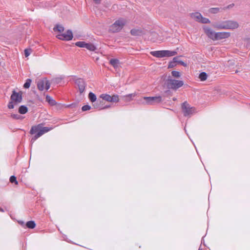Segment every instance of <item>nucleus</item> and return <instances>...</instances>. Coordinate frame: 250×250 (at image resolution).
Returning <instances> with one entry per match:
<instances>
[{
	"mask_svg": "<svg viewBox=\"0 0 250 250\" xmlns=\"http://www.w3.org/2000/svg\"><path fill=\"white\" fill-rule=\"evenodd\" d=\"M239 23L234 21L227 20L213 25V27L218 30H235L239 27Z\"/></svg>",
	"mask_w": 250,
	"mask_h": 250,
	"instance_id": "1",
	"label": "nucleus"
},
{
	"mask_svg": "<svg viewBox=\"0 0 250 250\" xmlns=\"http://www.w3.org/2000/svg\"><path fill=\"white\" fill-rule=\"evenodd\" d=\"M52 129V127H42L41 124L32 126L30 129V133L31 134H35V135L32 139L31 141L34 142L36 140L40 137L43 134L48 132Z\"/></svg>",
	"mask_w": 250,
	"mask_h": 250,
	"instance_id": "2",
	"label": "nucleus"
},
{
	"mask_svg": "<svg viewBox=\"0 0 250 250\" xmlns=\"http://www.w3.org/2000/svg\"><path fill=\"white\" fill-rule=\"evenodd\" d=\"M127 23V20L120 18L115 21L109 28V31L111 33H117L121 31Z\"/></svg>",
	"mask_w": 250,
	"mask_h": 250,
	"instance_id": "3",
	"label": "nucleus"
},
{
	"mask_svg": "<svg viewBox=\"0 0 250 250\" xmlns=\"http://www.w3.org/2000/svg\"><path fill=\"white\" fill-rule=\"evenodd\" d=\"M184 85L182 81L177 80L171 78H168L167 81V88L173 90H177Z\"/></svg>",
	"mask_w": 250,
	"mask_h": 250,
	"instance_id": "4",
	"label": "nucleus"
},
{
	"mask_svg": "<svg viewBox=\"0 0 250 250\" xmlns=\"http://www.w3.org/2000/svg\"><path fill=\"white\" fill-rule=\"evenodd\" d=\"M190 16L193 20L199 22L203 23H209L210 22L208 19L203 17L199 12L190 13Z\"/></svg>",
	"mask_w": 250,
	"mask_h": 250,
	"instance_id": "5",
	"label": "nucleus"
},
{
	"mask_svg": "<svg viewBox=\"0 0 250 250\" xmlns=\"http://www.w3.org/2000/svg\"><path fill=\"white\" fill-rule=\"evenodd\" d=\"M100 97L108 102L118 103L119 101V95L116 94L110 96L107 94H102L100 95Z\"/></svg>",
	"mask_w": 250,
	"mask_h": 250,
	"instance_id": "6",
	"label": "nucleus"
},
{
	"mask_svg": "<svg viewBox=\"0 0 250 250\" xmlns=\"http://www.w3.org/2000/svg\"><path fill=\"white\" fill-rule=\"evenodd\" d=\"M143 99L146 100L145 104L149 105L160 103L162 101V97L160 96L156 97H144Z\"/></svg>",
	"mask_w": 250,
	"mask_h": 250,
	"instance_id": "7",
	"label": "nucleus"
},
{
	"mask_svg": "<svg viewBox=\"0 0 250 250\" xmlns=\"http://www.w3.org/2000/svg\"><path fill=\"white\" fill-rule=\"evenodd\" d=\"M182 108L184 114V116H187L192 114L195 111V108L190 107L188 104L185 102H184L182 105Z\"/></svg>",
	"mask_w": 250,
	"mask_h": 250,
	"instance_id": "8",
	"label": "nucleus"
},
{
	"mask_svg": "<svg viewBox=\"0 0 250 250\" xmlns=\"http://www.w3.org/2000/svg\"><path fill=\"white\" fill-rule=\"evenodd\" d=\"M56 37L61 40L70 41L73 38V34L70 30H68L66 33L59 34Z\"/></svg>",
	"mask_w": 250,
	"mask_h": 250,
	"instance_id": "9",
	"label": "nucleus"
},
{
	"mask_svg": "<svg viewBox=\"0 0 250 250\" xmlns=\"http://www.w3.org/2000/svg\"><path fill=\"white\" fill-rule=\"evenodd\" d=\"M37 86L38 88L41 91H42L44 89L47 90L50 88V84L47 80H40L38 82Z\"/></svg>",
	"mask_w": 250,
	"mask_h": 250,
	"instance_id": "10",
	"label": "nucleus"
},
{
	"mask_svg": "<svg viewBox=\"0 0 250 250\" xmlns=\"http://www.w3.org/2000/svg\"><path fill=\"white\" fill-rule=\"evenodd\" d=\"M11 101L14 102L15 104H18L22 101V93L21 91L19 92L13 91L12 94L10 97Z\"/></svg>",
	"mask_w": 250,
	"mask_h": 250,
	"instance_id": "11",
	"label": "nucleus"
},
{
	"mask_svg": "<svg viewBox=\"0 0 250 250\" xmlns=\"http://www.w3.org/2000/svg\"><path fill=\"white\" fill-rule=\"evenodd\" d=\"M75 84L78 86L80 93H83L85 90L86 86L84 81L81 78L77 79L75 80Z\"/></svg>",
	"mask_w": 250,
	"mask_h": 250,
	"instance_id": "12",
	"label": "nucleus"
},
{
	"mask_svg": "<svg viewBox=\"0 0 250 250\" xmlns=\"http://www.w3.org/2000/svg\"><path fill=\"white\" fill-rule=\"evenodd\" d=\"M230 36V33L228 32H216L215 35V41L225 39Z\"/></svg>",
	"mask_w": 250,
	"mask_h": 250,
	"instance_id": "13",
	"label": "nucleus"
},
{
	"mask_svg": "<svg viewBox=\"0 0 250 250\" xmlns=\"http://www.w3.org/2000/svg\"><path fill=\"white\" fill-rule=\"evenodd\" d=\"M204 32L208 37L213 41H215V35L216 32H215L211 28L205 27L204 28Z\"/></svg>",
	"mask_w": 250,
	"mask_h": 250,
	"instance_id": "14",
	"label": "nucleus"
},
{
	"mask_svg": "<svg viewBox=\"0 0 250 250\" xmlns=\"http://www.w3.org/2000/svg\"><path fill=\"white\" fill-rule=\"evenodd\" d=\"M136 95L137 94L136 93H133L128 95H124L122 96V98L124 102H129L133 100V98L135 97L136 96Z\"/></svg>",
	"mask_w": 250,
	"mask_h": 250,
	"instance_id": "15",
	"label": "nucleus"
},
{
	"mask_svg": "<svg viewBox=\"0 0 250 250\" xmlns=\"http://www.w3.org/2000/svg\"><path fill=\"white\" fill-rule=\"evenodd\" d=\"M143 32L140 28L132 29L130 31V34L132 36H141L143 34Z\"/></svg>",
	"mask_w": 250,
	"mask_h": 250,
	"instance_id": "16",
	"label": "nucleus"
},
{
	"mask_svg": "<svg viewBox=\"0 0 250 250\" xmlns=\"http://www.w3.org/2000/svg\"><path fill=\"white\" fill-rule=\"evenodd\" d=\"M150 54L154 57L157 58L164 57V50L151 51Z\"/></svg>",
	"mask_w": 250,
	"mask_h": 250,
	"instance_id": "17",
	"label": "nucleus"
},
{
	"mask_svg": "<svg viewBox=\"0 0 250 250\" xmlns=\"http://www.w3.org/2000/svg\"><path fill=\"white\" fill-rule=\"evenodd\" d=\"M176 54L177 52L175 51L164 50V57L173 56Z\"/></svg>",
	"mask_w": 250,
	"mask_h": 250,
	"instance_id": "18",
	"label": "nucleus"
},
{
	"mask_svg": "<svg viewBox=\"0 0 250 250\" xmlns=\"http://www.w3.org/2000/svg\"><path fill=\"white\" fill-rule=\"evenodd\" d=\"M102 102V101L98 100L97 102L93 104V106L95 108L99 109V110L107 108L110 107V106L108 105H106L104 107L101 106L100 104Z\"/></svg>",
	"mask_w": 250,
	"mask_h": 250,
	"instance_id": "19",
	"label": "nucleus"
},
{
	"mask_svg": "<svg viewBox=\"0 0 250 250\" xmlns=\"http://www.w3.org/2000/svg\"><path fill=\"white\" fill-rule=\"evenodd\" d=\"M84 48L91 51H94L96 49V47L91 43H85Z\"/></svg>",
	"mask_w": 250,
	"mask_h": 250,
	"instance_id": "20",
	"label": "nucleus"
},
{
	"mask_svg": "<svg viewBox=\"0 0 250 250\" xmlns=\"http://www.w3.org/2000/svg\"><path fill=\"white\" fill-rule=\"evenodd\" d=\"M110 64L112 65L114 68H116L118 67L119 61L116 59H112L110 60Z\"/></svg>",
	"mask_w": 250,
	"mask_h": 250,
	"instance_id": "21",
	"label": "nucleus"
},
{
	"mask_svg": "<svg viewBox=\"0 0 250 250\" xmlns=\"http://www.w3.org/2000/svg\"><path fill=\"white\" fill-rule=\"evenodd\" d=\"M88 98L89 100L92 102L94 103L96 102L97 97L96 95L93 92H90L88 94Z\"/></svg>",
	"mask_w": 250,
	"mask_h": 250,
	"instance_id": "22",
	"label": "nucleus"
},
{
	"mask_svg": "<svg viewBox=\"0 0 250 250\" xmlns=\"http://www.w3.org/2000/svg\"><path fill=\"white\" fill-rule=\"evenodd\" d=\"M46 101L51 105H54L56 104V101L48 95L46 96Z\"/></svg>",
	"mask_w": 250,
	"mask_h": 250,
	"instance_id": "23",
	"label": "nucleus"
},
{
	"mask_svg": "<svg viewBox=\"0 0 250 250\" xmlns=\"http://www.w3.org/2000/svg\"><path fill=\"white\" fill-rule=\"evenodd\" d=\"M208 75L205 72H201L199 75V78L201 81H205L207 79Z\"/></svg>",
	"mask_w": 250,
	"mask_h": 250,
	"instance_id": "24",
	"label": "nucleus"
},
{
	"mask_svg": "<svg viewBox=\"0 0 250 250\" xmlns=\"http://www.w3.org/2000/svg\"><path fill=\"white\" fill-rule=\"evenodd\" d=\"M27 107L24 105H21L19 108V112L21 114H25L27 112Z\"/></svg>",
	"mask_w": 250,
	"mask_h": 250,
	"instance_id": "25",
	"label": "nucleus"
},
{
	"mask_svg": "<svg viewBox=\"0 0 250 250\" xmlns=\"http://www.w3.org/2000/svg\"><path fill=\"white\" fill-rule=\"evenodd\" d=\"M53 30L54 31H58L61 34L64 31V27L61 25H57L54 27Z\"/></svg>",
	"mask_w": 250,
	"mask_h": 250,
	"instance_id": "26",
	"label": "nucleus"
},
{
	"mask_svg": "<svg viewBox=\"0 0 250 250\" xmlns=\"http://www.w3.org/2000/svg\"><path fill=\"white\" fill-rule=\"evenodd\" d=\"M26 226L29 229H34L36 227V224L33 221H29L26 223Z\"/></svg>",
	"mask_w": 250,
	"mask_h": 250,
	"instance_id": "27",
	"label": "nucleus"
},
{
	"mask_svg": "<svg viewBox=\"0 0 250 250\" xmlns=\"http://www.w3.org/2000/svg\"><path fill=\"white\" fill-rule=\"evenodd\" d=\"M85 42L83 41L77 42L75 43V45L81 48H84Z\"/></svg>",
	"mask_w": 250,
	"mask_h": 250,
	"instance_id": "28",
	"label": "nucleus"
},
{
	"mask_svg": "<svg viewBox=\"0 0 250 250\" xmlns=\"http://www.w3.org/2000/svg\"><path fill=\"white\" fill-rule=\"evenodd\" d=\"M220 9L218 7L211 8L209 9V12L212 14H216L219 12Z\"/></svg>",
	"mask_w": 250,
	"mask_h": 250,
	"instance_id": "29",
	"label": "nucleus"
},
{
	"mask_svg": "<svg viewBox=\"0 0 250 250\" xmlns=\"http://www.w3.org/2000/svg\"><path fill=\"white\" fill-rule=\"evenodd\" d=\"M31 80L30 79H28L26 80V82L23 85V87L25 88H28L31 84Z\"/></svg>",
	"mask_w": 250,
	"mask_h": 250,
	"instance_id": "30",
	"label": "nucleus"
},
{
	"mask_svg": "<svg viewBox=\"0 0 250 250\" xmlns=\"http://www.w3.org/2000/svg\"><path fill=\"white\" fill-rule=\"evenodd\" d=\"M171 74L173 77L175 78H179L180 77V72L177 71H172L171 72Z\"/></svg>",
	"mask_w": 250,
	"mask_h": 250,
	"instance_id": "31",
	"label": "nucleus"
},
{
	"mask_svg": "<svg viewBox=\"0 0 250 250\" xmlns=\"http://www.w3.org/2000/svg\"><path fill=\"white\" fill-rule=\"evenodd\" d=\"M10 182L12 183H15L16 185L18 184V182L16 177L15 176H11L10 178Z\"/></svg>",
	"mask_w": 250,
	"mask_h": 250,
	"instance_id": "32",
	"label": "nucleus"
},
{
	"mask_svg": "<svg viewBox=\"0 0 250 250\" xmlns=\"http://www.w3.org/2000/svg\"><path fill=\"white\" fill-rule=\"evenodd\" d=\"M31 53V49H25L24 50V55L25 57H28Z\"/></svg>",
	"mask_w": 250,
	"mask_h": 250,
	"instance_id": "33",
	"label": "nucleus"
},
{
	"mask_svg": "<svg viewBox=\"0 0 250 250\" xmlns=\"http://www.w3.org/2000/svg\"><path fill=\"white\" fill-rule=\"evenodd\" d=\"M91 108V106L89 105H84L82 107V110L83 111H85L90 110Z\"/></svg>",
	"mask_w": 250,
	"mask_h": 250,
	"instance_id": "34",
	"label": "nucleus"
},
{
	"mask_svg": "<svg viewBox=\"0 0 250 250\" xmlns=\"http://www.w3.org/2000/svg\"><path fill=\"white\" fill-rule=\"evenodd\" d=\"M178 58L177 57H174L173 58V62H171L170 63V64H169V66H168V67H171L173 66V65L172 64L173 63H175V62H178Z\"/></svg>",
	"mask_w": 250,
	"mask_h": 250,
	"instance_id": "35",
	"label": "nucleus"
},
{
	"mask_svg": "<svg viewBox=\"0 0 250 250\" xmlns=\"http://www.w3.org/2000/svg\"><path fill=\"white\" fill-rule=\"evenodd\" d=\"M14 102L11 101V102H10L8 104V107L9 109H13L14 107Z\"/></svg>",
	"mask_w": 250,
	"mask_h": 250,
	"instance_id": "36",
	"label": "nucleus"
},
{
	"mask_svg": "<svg viewBox=\"0 0 250 250\" xmlns=\"http://www.w3.org/2000/svg\"><path fill=\"white\" fill-rule=\"evenodd\" d=\"M178 63L182 65L186 66V64L182 61H179Z\"/></svg>",
	"mask_w": 250,
	"mask_h": 250,
	"instance_id": "37",
	"label": "nucleus"
},
{
	"mask_svg": "<svg viewBox=\"0 0 250 250\" xmlns=\"http://www.w3.org/2000/svg\"><path fill=\"white\" fill-rule=\"evenodd\" d=\"M93 1L96 4H99L101 3V0H93Z\"/></svg>",
	"mask_w": 250,
	"mask_h": 250,
	"instance_id": "38",
	"label": "nucleus"
},
{
	"mask_svg": "<svg viewBox=\"0 0 250 250\" xmlns=\"http://www.w3.org/2000/svg\"><path fill=\"white\" fill-rule=\"evenodd\" d=\"M12 117H13V118H15V119H19V115H15V114H14V115H12Z\"/></svg>",
	"mask_w": 250,
	"mask_h": 250,
	"instance_id": "39",
	"label": "nucleus"
},
{
	"mask_svg": "<svg viewBox=\"0 0 250 250\" xmlns=\"http://www.w3.org/2000/svg\"><path fill=\"white\" fill-rule=\"evenodd\" d=\"M0 211H1V212H4L3 209L1 208H0Z\"/></svg>",
	"mask_w": 250,
	"mask_h": 250,
	"instance_id": "40",
	"label": "nucleus"
},
{
	"mask_svg": "<svg viewBox=\"0 0 250 250\" xmlns=\"http://www.w3.org/2000/svg\"><path fill=\"white\" fill-rule=\"evenodd\" d=\"M176 100V98H173V100H174V101H175Z\"/></svg>",
	"mask_w": 250,
	"mask_h": 250,
	"instance_id": "41",
	"label": "nucleus"
},
{
	"mask_svg": "<svg viewBox=\"0 0 250 250\" xmlns=\"http://www.w3.org/2000/svg\"><path fill=\"white\" fill-rule=\"evenodd\" d=\"M199 250H200V249H199Z\"/></svg>",
	"mask_w": 250,
	"mask_h": 250,
	"instance_id": "42",
	"label": "nucleus"
}]
</instances>
